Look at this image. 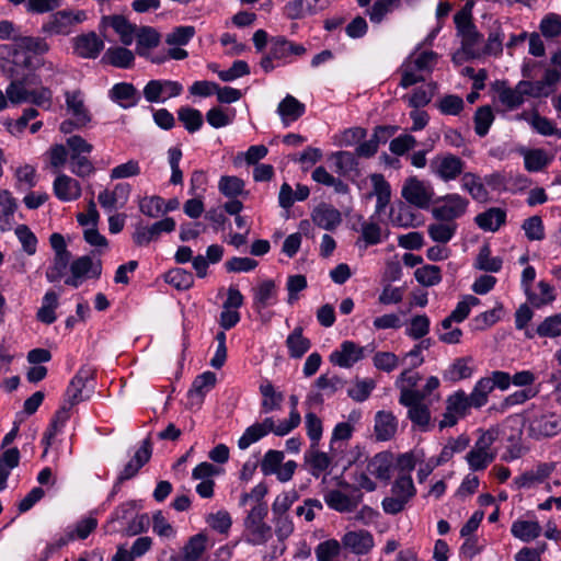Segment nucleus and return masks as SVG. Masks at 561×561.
I'll return each instance as SVG.
<instances>
[{
    "mask_svg": "<svg viewBox=\"0 0 561 561\" xmlns=\"http://www.w3.org/2000/svg\"><path fill=\"white\" fill-rule=\"evenodd\" d=\"M519 119H525L528 124L542 136H557L561 139V129L557 128L556 125L547 117L540 116L538 113L528 115L523 113L518 116Z\"/></svg>",
    "mask_w": 561,
    "mask_h": 561,
    "instance_id": "nucleus-46",
    "label": "nucleus"
},
{
    "mask_svg": "<svg viewBox=\"0 0 561 561\" xmlns=\"http://www.w3.org/2000/svg\"><path fill=\"white\" fill-rule=\"evenodd\" d=\"M95 369L91 366H82L75 377L71 379L66 390V402L70 407L89 398L83 396V390L88 387L89 382L94 380Z\"/></svg>",
    "mask_w": 561,
    "mask_h": 561,
    "instance_id": "nucleus-15",
    "label": "nucleus"
},
{
    "mask_svg": "<svg viewBox=\"0 0 561 561\" xmlns=\"http://www.w3.org/2000/svg\"><path fill=\"white\" fill-rule=\"evenodd\" d=\"M103 60L114 67L127 69L133 66L135 56L125 47H110L105 51Z\"/></svg>",
    "mask_w": 561,
    "mask_h": 561,
    "instance_id": "nucleus-50",
    "label": "nucleus"
},
{
    "mask_svg": "<svg viewBox=\"0 0 561 561\" xmlns=\"http://www.w3.org/2000/svg\"><path fill=\"white\" fill-rule=\"evenodd\" d=\"M20 462V451L16 447L9 448L0 455V491L7 488L11 470Z\"/></svg>",
    "mask_w": 561,
    "mask_h": 561,
    "instance_id": "nucleus-52",
    "label": "nucleus"
},
{
    "mask_svg": "<svg viewBox=\"0 0 561 561\" xmlns=\"http://www.w3.org/2000/svg\"><path fill=\"white\" fill-rule=\"evenodd\" d=\"M341 551L340 541L332 538L320 542L314 549V554L318 561H340Z\"/></svg>",
    "mask_w": 561,
    "mask_h": 561,
    "instance_id": "nucleus-58",
    "label": "nucleus"
},
{
    "mask_svg": "<svg viewBox=\"0 0 561 561\" xmlns=\"http://www.w3.org/2000/svg\"><path fill=\"white\" fill-rule=\"evenodd\" d=\"M503 265V260L500 256H492L491 249L489 244H483L474 261V267L489 272V273H497L501 271Z\"/></svg>",
    "mask_w": 561,
    "mask_h": 561,
    "instance_id": "nucleus-51",
    "label": "nucleus"
},
{
    "mask_svg": "<svg viewBox=\"0 0 561 561\" xmlns=\"http://www.w3.org/2000/svg\"><path fill=\"white\" fill-rule=\"evenodd\" d=\"M260 392L263 397L261 402L262 412L270 413L280 410L282 403L284 401V394L279 391H276L274 386L268 380H265L263 383H261Z\"/></svg>",
    "mask_w": 561,
    "mask_h": 561,
    "instance_id": "nucleus-44",
    "label": "nucleus"
},
{
    "mask_svg": "<svg viewBox=\"0 0 561 561\" xmlns=\"http://www.w3.org/2000/svg\"><path fill=\"white\" fill-rule=\"evenodd\" d=\"M478 305H480V299L476 296H463V298L457 304L451 313L440 322V325L448 328L449 321H455L456 323L465 321L470 314L471 309Z\"/></svg>",
    "mask_w": 561,
    "mask_h": 561,
    "instance_id": "nucleus-43",
    "label": "nucleus"
},
{
    "mask_svg": "<svg viewBox=\"0 0 561 561\" xmlns=\"http://www.w3.org/2000/svg\"><path fill=\"white\" fill-rule=\"evenodd\" d=\"M506 221V211L499 207H492L476 216L474 222L484 230L495 232Z\"/></svg>",
    "mask_w": 561,
    "mask_h": 561,
    "instance_id": "nucleus-32",
    "label": "nucleus"
},
{
    "mask_svg": "<svg viewBox=\"0 0 561 561\" xmlns=\"http://www.w3.org/2000/svg\"><path fill=\"white\" fill-rule=\"evenodd\" d=\"M178 118L185 129L193 134L203 126V115L199 110L190 106H182L178 110Z\"/></svg>",
    "mask_w": 561,
    "mask_h": 561,
    "instance_id": "nucleus-55",
    "label": "nucleus"
},
{
    "mask_svg": "<svg viewBox=\"0 0 561 561\" xmlns=\"http://www.w3.org/2000/svg\"><path fill=\"white\" fill-rule=\"evenodd\" d=\"M55 196L61 202L77 201L82 193L80 183L67 175L58 174L53 183Z\"/></svg>",
    "mask_w": 561,
    "mask_h": 561,
    "instance_id": "nucleus-23",
    "label": "nucleus"
},
{
    "mask_svg": "<svg viewBox=\"0 0 561 561\" xmlns=\"http://www.w3.org/2000/svg\"><path fill=\"white\" fill-rule=\"evenodd\" d=\"M183 92V85L179 81L153 79L144 87L142 94L149 103H163L171 98H176Z\"/></svg>",
    "mask_w": 561,
    "mask_h": 561,
    "instance_id": "nucleus-10",
    "label": "nucleus"
},
{
    "mask_svg": "<svg viewBox=\"0 0 561 561\" xmlns=\"http://www.w3.org/2000/svg\"><path fill=\"white\" fill-rule=\"evenodd\" d=\"M420 380V374L411 369L400 374L396 381V387L400 390L399 403H409L411 399L420 397L419 389H416Z\"/></svg>",
    "mask_w": 561,
    "mask_h": 561,
    "instance_id": "nucleus-28",
    "label": "nucleus"
},
{
    "mask_svg": "<svg viewBox=\"0 0 561 561\" xmlns=\"http://www.w3.org/2000/svg\"><path fill=\"white\" fill-rule=\"evenodd\" d=\"M554 470L553 463H539L534 470L526 471L515 479V483L518 488H531L537 483H541L547 479Z\"/></svg>",
    "mask_w": 561,
    "mask_h": 561,
    "instance_id": "nucleus-37",
    "label": "nucleus"
},
{
    "mask_svg": "<svg viewBox=\"0 0 561 561\" xmlns=\"http://www.w3.org/2000/svg\"><path fill=\"white\" fill-rule=\"evenodd\" d=\"M305 113L306 105L290 94H287L277 106V114L285 127L298 121Z\"/></svg>",
    "mask_w": 561,
    "mask_h": 561,
    "instance_id": "nucleus-27",
    "label": "nucleus"
},
{
    "mask_svg": "<svg viewBox=\"0 0 561 561\" xmlns=\"http://www.w3.org/2000/svg\"><path fill=\"white\" fill-rule=\"evenodd\" d=\"M102 25L111 26L119 36L125 46L133 44L135 39L136 25L130 24L123 15H105L102 18Z\"/></svg>",
    "mask_w": 561,
    "mask_h": 561,
    "instance_id": "nucleus-29",
    "label": "nucleus"
},
{
    "mask_svg": "<svg viewBox=\"0 0 561 561\" xmlns=\"http://www.w3.org/2000/svg\"><path fill=\"white\" fill-rule=\"evenodd\" d=\"M334 160L335 172L340 175H348L352 172H358L359 162L354 152L337 151L332 154Z\"/></svg>",
    "mask_w": 561,
    "mask_h": 561,
    "instance_id": "nucleus-54",
    "label": "nucleus"
},
{
    "mask_svg": "<svg viewBox=\"0 0 561 561\" xmlns=\"http://www.w3.org/2000/svg\"><path fill=\"white\" fill-rule=\"evenodd\" d=\"M366 470L370 476L387 481L391 477V456L387 453L375 455L367 463Z\"/></svg>",
    "mask_w": 561,
    "mask_h": 561,
    "instance_id": "nucleus-45",
    "label": "nucleus"
},
{
    "mask_svg": "<svg viewBox=\"0 0 561 561\" xmlns=\"http://www.w3.org/2000/svg\"><path fill=\"white\" fill-rule=\"evenodd\" d=\"M457 229L456 222L437 220L427 226V233L434 242L446 244L455 237Z\"/></svg>",
    "mask_w": 561,
    "mask_h": 561,
    "instance_id": "nucleus-48",
    "label": "nucleus"
},
{
    "mask_svg": "<svg viewBox=\"0 0 561 561\" xmlns=\"http://www.w3.org/2000/svg\"><path fill=\"white\" fill-rule=\"evenodd\" d=\"M415 494L416 489L411 476H399L391 486L390 495L386 496L381 502L383 512L389 515L401 513Z\"/></svg>",
    "mask_w": 561,
    "mask_h": 561,
    "instance_id": "nucleus-6",
    "label": "nucleus"
},
{
    "mask_svg": "<svg viewBox=\"0 0 561 561\" xmlns=\"http://www.w3.org/2000/svg\"><path fill=\"white\" fill-rule=\"evenodd\" d=\"M466 162L453 153L437 154L431 160V172L444 182L457 180L465 173Z\"/></svg>",
    "mask_w": 561,
    "mask_h": 561,
    "instance_id": "nucleus-8",
    "label": "nucleus"
},
{
    "mask_svg": "<svg viewBox=\"0 0 561 561\" xmlns=\"http://www.w3.org/2000/svg\"><path fill=\"white\" fill-rule=\"evenodd\" d=\"M66 110L72 116L79 127H84L91 122V114L84 102V94L81 90L65 91Z\"/></svg>",
    "mask_w": 561,
    "mask_h": 561,
    "instance_id": "nucleus-17",
    "label": "nucleus"
},
{
    "mask_svg": "<svg viewBox=\"0 0 561 561\" xmlns=\"http://www.w3.org/2000/svg\"><path fill=\"white\" fill-rule=\"evenodd\" d=\"M175 220L167 217L151 226L138 225L133 234V240L138 247H146L160 238L162 232L170 233L175 229Z\"/></svg>",
    "mask_w": 561,
    "mask_h": 561,
    "instance_id": "nucleus-14",
    "label": "nucleus"
},
{
    "mask_svg": "<svg viewBox=\"0 0 561 561\" xmlns=\"http://www.w3.org/2000/svg\"><path fill=\"white\" fill-rule=\"evenodd\" d=\"M438 55L433 50L415 51L407 59L414 68L422 72H431L435 67Z\"/></svg>",
    "mask_w": 561,
    "mask_h": 561,
    "instance_id": "nucleus-60",
    "label": "nucleus"
},
{
    "mask_svg": "<svg viewBox=\"0 0 561 561\" xmlns=\"http://www.w3.org/2000/svg\"><path fill=\"white\" fill-rule=\"evenodd\" d=\"M397 431L396 417L385 411H379L375 417V433L378 440H389Z\"/></svg>",
    "mask_w": 561,
    "mask_h": 561,
    "instance_id": "nucleus-47",
    "label": "nucleus"
},
{
    "mask_svg": "<svg viewBox=\"0 0 561 561\" xmlns=\"http://www.w3.org/2000/svg\"><path fill=\"white\" fill-rule=\"evenodd\" d=\"M536 333L540 337L561 336V312L545 318L537 327Z\"/></svg>",
    "mask_w": 561,
    "mask_h": 561,
    "instance_id": "nucleus-64",
    "label": "nucleus"
},
{
    "mask_svg": "<svg viewBox=\"0 0 561 561\" xmlns=\"http://www.w3.org/2000/svg\"><path fill=\"white\" fill-rule=\"evenodd\" d=\"M323 500L329 508L336 511L339 513H352L354 512L359 502L362 501V496H351L348 494L343 493L341 490H328L323 494Z\"/></svg>",
    "mask_w": 561,
    "mask_h": 561,
    "instance_id": "nucleus-22",
    "label": "nucleus"
},
{
    "mask_svg": "<svg viewBox=\"0 0 561 561\" xmlns=\"http://www.w3.org/2000/svg\"><path fill=\"white\" fill-rule=\"evenodd\" d=\"M208 537L204 533L192 536L182 548V561H199L207 550Z\"/></svg>",
    "mask_w": 561,
    "mask_h": 561,
    "instance_id": "nucleus-41",
    "label": "nucleus"
},
{
    "mask_svg": "<svg viewBox=\"0 0 561 561\" xmlns=\"http://www.w3.org/2000/svg\"><path fill=\"white\" fill-rule=\"evenodd\" d=\"M472 362L470 356L456 358L444 371V379L457 382L470 378L473 374Z\"/></svg>",
    "mask_w": 561,
    "mask_h": 561,
    "instance_id": "nucleus-39",
    "label": "nucleus"
},
{
    "mask_svg": "<svg viewBox=\"0 0 561 561\" xmlns=\"http://www.w3.org/2000/svg\"><path fill=\"white\" fill-rule=\"evenodd\" d=\"M18 208L15 198L9 191H0V231H10L14 224V213Z\"/></svg>",
    "mask_w": 561,
    "mask_h": 561,
    "instance_id": "nucleus-35",
    "label": "nucleus"
},
{
    "mask_svg": "<svg viewBox=\"0 0 561 561\" xmlns=\"http://www.w3.org/2000/svg\"><path fill=\"white\" fill-rule=\"evenodd\" d=\"M524 158V165L528 172H540L545 170L552 161V157L545 149H527L519 150Z\"/></svg>",
    "mask_w": 561,
    "mask_h": 561,
    "instance_id": "nucleus-33",
    "label": "nucleus"
},
{
    "mask_svg": "<svg viewBox=\"0 0 561 561\" xmlns=\"http://www.w3.org/2000/svg\"><path fill=\"white\" fill-rule=\"evenodd\" d=\"M539 293L533 289L526 294L528 302L535 308H541L546 305L551 304L556 299L554 288L546 280H540L537 284Z\"/></svg>",
    "mask_w": 561,
    "mask_h": 561,
    "instance_id": "nucleus-53",
    "label": "nucleus"
},
{
    "mask_svg": "<svg viewBox=\"0 0 561 561\" xmlns=\"http://www.w3.org/2000/svg\"><path fill=\"white\" fill-rule=\"evenodd\" d=\"M527 95H540L539 90L535 91L533 82L519 81L515 88L502 87L497 89L499 102L508 111L519 107Z\"/></svg>",
    "mask_w": 561,
    "mask_h": 561,
    "instance_id": "nucleus-12",
    "label": "nucleus"
},
{
    "mask_svg": "<svg viewBox=\"0 0 561 561\" xmlns=\"http://www.w3.org/2000/svg\"><path fill=\"white\" fill-rule=\"evenodd\" d=\"M36 84V76L27 73L9 83L7 96L12 104L32 103L44 110H49L53 105V91L44 85L35 88Z\"/></svg>",
    "mask_w": 561,
    "mask_h": 561,
    "instance_id": "nucleus-2",
    "label": "nucleus"
},
{
    "mask_svg": "<svg viewBox=\"0 0 561 561\" xmlns=\"http://www.w3.org/2000/svg\"><path fill=\"white\" fill-rule=\"evenodd\" d=\"M59 306V294L53 289L45 293L42 299V306L36 312V319L45 324H51L56 321L55 313Z\"/></svg>",
    "mask_w": 561,
    "mask_h": 561,
    "instance_id": "nucleus-40",
    "label": "nucleus"
},
{
    "mask_svg": "<svg viewBox=\"0 0 561 561\" xmlns=\"http://www.w3.org/2000/svg\"><path fill=\"white\" fill-rule=\"evenodd\" d=\"M317 0H293L286 3L284 8L285 15L288 19H302L308 14L316 12L314 3Z\"/></svg>",
    "mask_w": 561,
    "mask_h": 561,
    "instance_id": "nucleus-56",
    "label": "nucleus"
},
{
    "mask_svg": "<svg viewBox=\"0 0 561 561\" xmlns=\"http://www.w3.org/2000/svg\"><path fill=\"white\" fill-rule=\"evenodd\" d=\"M307 51L302 44L288 41L284 36L270 39L268 53L261 59V67L265 72L293 61V56H302Z\"/></svg>",
    "mask_w": 561,
    "mask_h": 561,
    "instance_id": "nucleus-3",
    "label": "nucleus"
},
{
    "mask_svg": "<svg viewBox=\"0 0 561 561\" xmlns=\"http://www.w3.org/2000/svg\"><path fill=\"white\" fill-rule=\"evenodd\" d=\"M541 531L542 528L537 520L516 519L511 526L512 535L524 542L537 539Z\"/></svg>",
    "mask_w": 561,
    "mask_h": 561,
    "instance_id": "nucleus-42",
    "label": "nucleus"
},
{
    "mask_svg": "<svg viewBox=\"0 0 561 561\" xmlns=\"http://www.w3.org/2000/svg\"><path fill=\"white\" fill-rule=\"evenodd\" d=\"M70 407L69 404H64L56 413L54 419L51 420L49 427L45 431L42 444L44 445V453L43 457H45L48 453L49 447L53 444L54 438L57 434H59L64 426L66 425L67 421L70 419Z\"/></svg>",
    "mask_w": 561,
    "mask_h": 561,
    "instance_id": "nucleus-30",
    "label": "nucleus"
},
{
    "mask_svg": "<svg viewBox=\"0 0 561 561\" xmlns=\"http://www.w3.org/2000/svg\"><path fill=\"white\" fill-rule=\"evenodd\" d=\"M103 48L104 42L94 32L75 38V53L82 58L94 59Z\"/></svg>",
    "mask_w": 561,
    "mask_h": 561,
    "instance_id": "nucleus-24",
    "label": "nucleus"
},
{
    "mask_svg": "<svg viewBox=\"0 0 561 561\" xmlns=\"http://www.w3.org/2000/svg\"><path fill=\"white\" fill-rule=\"evenodd\" d=\"M492 390V383L489 381V379L481 378L479 379L471 393L468 394L470 403L473 405V408L479 409L488 403L489 393H491Z\"/></svg>",
    "mask_w": 561,
    "mask_h": 561,
    "instance_id": "nucleus-63",
    "label": "nucleus"
},
{
    "mask_svg": "<svg viewBox=\"0 0 561 561\" xmlns=\"http://www.w3.org/2000/svg\"><path fill=\"white\" fill-rule=\"evenodd\" d=\"M311 219L321 229L333 231L342 222V215L334 206L321 203L313 208Z\"/></svg>",
    "mask_w": 561,
    "mask_h": 561,
    "instance_id": "nucleus-21",
    "label": "nucleus"
},
{
    "mask_svg": "<svg viewBox=\"0 0 561 561\" xmlns=\"http://www.w3.org/2000/svg\"><path fill=\"white\" fill-rule=\"evenodd\" d=\"M110 99L123 108H130L139 103L140 94L134 84L119 82L112 87L108 92Z\"/></svg>",
    "mask_w": 561,
    "mask_h": 561,
    "instance_id": "nucleus-25",
    "label": "nucleus"
},
{
    "mask_svg": "<svg viewBox=\"0 0 561 561\" xmlns=\"http://www.w3.org/2000/svg\"><path fill=\"white\" fill-rule=\"evenodd\" d=\"M270 433H274L277 436L286 435L278 433V423L276 424L274 417L270 416L265 417L262 422H256L245 428L238 440V447L244 450Z\"/></svg>",
    "mask_w": 561,
    "mask_h": 561,
    "instance_id": "nucleus-16",
    "label": "nucleus"
},
{
    "mask_svg": "<svg viewBox=\"0 0 561 561\" xmlns=\"http://www.w3.org/2000/svg\"><path fill=\"white\" fill-rule=\"evenodd\" d=\"M253 309L261 313L262 310L272 307L278 301V289L274 280L265 279L253 289Z\"/></svg>",
    "mask_w": 561,
    "mask_h": 561,
    "instance_id": "nucleus-20",
    "label": "nucleus"
},
{
    "mask_svg": "<svg viewBox=\"0 0 561 561\" xmlns=\"http://www.w3.org/2000/svg\"><path fill=\"white\" fill-rule=\"evenodd\" d=\"M468 206V198L458 193H449L437 198L432 208V216L439 221L456 222L467 213Z\"/></svg>",
    "mask_w": 561,
    "mask_h": 561,
    "instance_id": "nucleus-7",
    "label": "nucleus"
},
{
    "mask_svg": "<svg viewBox=\"0 0 561 561\" xmlns=\"http://www.w3.org/2000/svg\"><path fill=\"white\" fill-rule=\"evenodd\" d=\"M461 187L468 192L474 201L484 202L488 198V191L480 176L476 173H463L461 176Z\"/></svg>",
    "mask_w": 561,
    "mask_h": 561,
    "instance_id": "nucleus-49",
    "label": "nucleus"
},
{
    "mask_svg": "<svg viewBox=\"0 0 561 561\" xmlns=\"http://www.w3.org/2000/svg\"><path fill=\"white\" fill-rule=\"evenodd\" d=\"M301 327H297L288 334L286 339V347L291 358H301L311 347V341L304 336Z\"/></svg>",
    "mask_w": 561,
    "mask_h": 561,
    "instance_id": "nucleus-38",
    "label": "nucleus"
},
{
    "mask_svg": "<svg viewBox=\"0 0 561 561\" xmlns=\"http://www.w3.org/2000/svg\"><path fill=\"white\" fill-rule=\"evenodd\" d=\"M71 254H55L51 265L46 270L45 276L49 283L58 282L65 276Z\"/></svg>",
    "mask_w": 561,
    "mask_h": 561,
    "instance_id": "nucleus-61",
    "label": "nucleus"
},
{
    "mask_svg": "<svg viewBox=\"0 0 561 561\" xmlns=\"http://www.w3.org/2000/svg\"><path fill=\"white\" fill-rule=\"evenodd\" d=\"M268 513L266 503L254 505L244 518L243 540L251 546H263L273 536L272 527L265 522Z\"/></svg>",
    "mask_w": 561,
    "mask_h": 561,
    "instance_id": "nucleus-4",
    "label": "nucleus"
},
{
    "mask_svg": "<svg viewBox=\"0 0 561 561\" xmlns=\"http://www.w3.org/2000/svg\"><path fill=\"white\" fill-rule=\"evenodd\" d=\"M49 50V45L42 37L36 36H23L21 28L18 32V36L12 44L0 46V51L7 54L10 60L14 65L30 64L28 53L34 55H43Z\"/></svg>",
    "mask_w": 561,
    "mask_h": 561,
    "instance_id": "nucleus-5",
    "label": "nucleus"
},
{
    "mask_svg": "<svg viewBox=\"0 0 561 561\" xmlns=\"http://www.w3.org/2000/svg\"><path fill=\"white\" fill-rule=\"evenodd\" d=\"M336 457V451L331 456L324 451H320L317 448L310 447V450L306 453L305 459L310 467V473L314 478H319L328 468L331 466L332 460Z\"/></svg>",
    "mask_w": 561,
    "mask_h": 561,
    "instance_id": "nucleus-36",
    "label": "nucleus"
},
{
    "mask_svg": "<svg viewBox=\"0 0 561 561\" xmlns=\"http://www.w3.org/2000/svg\"><path fill=\"white\" fill-rule=\"evenodd\" d=\"M85 19L83 11L72 13L69 11H58L53 14L48 22L44 23L42 31L48 35H68L72 32L76 24Z\"/></svg>",
    "mask_w": 561,
    "mask_h": 561,
    "instance_id": "nucleus-13",
    "label": "nucleus"
},
{
    "mask_svg": "<svg viewBox=\"0 0 561 561\" xmlns=\"http://www.w3.org/2000/svg\"><path fill=\"white\" fill-rule=\"evenodd\" d=\"M366 347L358 346L352 341H344L339 350L330 355V362L342 368H350L365 356Z\"/></svg>",
    "mask_w": 561,
    "mask_h": 561,
    "instance_id": "nucleus-18",
    "label": "nucleus"
},
{
    "mask_svg": "<svg viewBox=\"0 0 561 561\" xmlns=\"http://www.w3.org/2000/svg\"><path fill=\"white\" fill-rule=\"evenodd\" d=\"M470 408H473V405L463 390H458L447 398L446 410L456 413L460 417L466 416Z\"/></svg>",
    "mask_w": 561,
    "mask_h": 561,
    "instance_id": "nucleus-62",
    "label": "nucleus"
},
{
    "mask_svg": "<svg viewBox=\"0 0 561 561\" xmlns=\"http://www.w3.org/2000/svg\"><path fill=\"white\" fill-rule=\"evenodd\" d=\"M342 549L354 556H366L375 547L374 535L367 529L347 530L341 537Z\"/></svg>",
    "mask_w": 561,
    "mask_h": 561,
    "instance_id": "nucleus-11",
    "label": "nucleus"
},
{
    "mask_svg": "<svg viewBox=\"0 0 561 561\" xmlns=\"http://www.w3.org/2000/svg\"><path fill=\"white\" fill-rule=\"evenodd\" d=\"M137 39L136 53L140 57L148 58L149 51L160 44V34L150 26H142L135 32Z\"/></svg>",
    "mask_w": 561,
    "mask_h": 561,
    "instance_id": "nucleus-34",
    "label": "nucleus"
},
{
    "mask_svg": "<svg viewBox=\"0 0 561 561\" xmlns=\"http://www.w3.org/2000/svg\"><path fill=\"white\" fill-rule=\"evenodd\" d=\"M400 404L408 408V417L413 425L423 431L427 430L431 421V412L426 401H422L420 400V397H415L411 399L409 403L405 402Z\"/></svg>",
    "mask_w": 561,
    "mask_h": 561,
    "instance_id": "nucleus-31",
    "label": "nucleus"
},
{
    "mask_svg": "<svg viewBox=\"0 0 561 561\" xmlns=\"http://www.w3.org/2000/svg\"><path fill=\"white\" fill-rule=\"evenodd\" d=\"M369 179L373 185V192L369 194V196L376 197L377 201L375 213L380 215L390 204L391 186L385 176L380 173H373L369 175Z\"/></svg>",
    "mask_w": 561,
    "mask_h": 561,
    "instance_id": "nucleus-26",
    "label": "nucleus"
},
{
    "mask_svg": "<svg viewBox=\"0 0 561 561\" xmlns=\"http://www.w3.org/2000/svg\"><path fill=\"white\" fill-rule=\"evenodd\" d=\"M400 4V0H376L371 8L367 10L370 22L374 24L381 23L385 16L399 8Z\"/></svg>",
    "mask_w": 561,
    "mask_h": 561,
    "instance_id": "nucleus-57",
    "label": "nucleus"
},
{
    "mask_svg": "<svg viewBox=\"0 0 561 561\" xmlns=\"http://www.w3.org/2000/svg\"><path fill=\"white\" fill-rule=\"evenodd\" d=\"M524 426L535 440L554 437L561 433V412L548 403L531 404L524 412Z\"/></svg>",
    "mask_w": 561,
    "mask_h": 561,
    "instance_id": "nucleus-1",
    "label": "nucleus"
},
{
    "mask_svg": "<svg viewBox=\"0 0 561 561\" xmlns=\"http://www.w3.org/2000/svg\"><path fill=\"white\" fill-rule=\"evenodd\" d=\"M401 196L409 204L417 208L425 209L432 202L434 190L427 182L422 181L416 176H410L402 185Z\"/></svg>",
    "mask_w": 561,
    "mask_h": 561,
    "instance_id": "nucleus-9",
    "label": "nucleus"
},
{
    "mask_svg": "<svg viewBox=\"0 0 561 561\" xmlns=\"http://www.w3.org/2000/svg\"><path fill=\"white\" fill-rule=\"evenodd\" d=\"M151 454V442L149 438H146L135 451L133 458L124 466L123 470L117 476L119 482H125L136 477L139 470L150 460Z\"/></svg>",
    "mask_w": 561,
    "mask_h": 561,
    "instance_id": "nucleus-19",
    "label": "nucleus"
},
{
    "mask_svg": "<svg viewBox=\"0 0 561 561\" xmlns=\"http://www.w3.org/2000/svg\"><path fill=\"white\" fill-rule=\"evenodd\" d=\"M496 458V451H478L470 449L466 455V460L470 470L483 471L485 470Z\"/></svg>",
    "mask_w": 561,
    "mask_h": 561,
    "instance_id": "nucleus-59",
    "label": "nucleus"
}]
</instances>
